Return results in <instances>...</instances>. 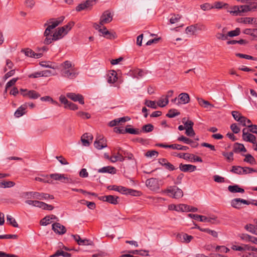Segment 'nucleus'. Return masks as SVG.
I'll list each match as a JSON object with an SVG mask.
<instances>
[{"label":"nucleus","instance_id":"f257e3e1","mask_svg":"<svg viewBox=\"0 0 257 257\" xmlns=\"http://www.w3.org/2000/svg\"><path fill=\"white\" fill-rule=\"evenodd\" d=\"M163 192L175 199L180 198L183 196L182 190L176 186H169L166 189L163 190Z\"/></svg>","mask_w":257,"mask_h":257},{"label":"nucleus","instance_id":"f03ea898","mask_svg":"<svg viewBox=\"0 0 257 257\" xmlns=\"http://www.w3.org/2000/svg\"><path fill=\"white\" fill-rule=\"evenodd\" d=\"M97 1L98 0H86L84 3L79 4L76 8V11L80 12L86 9L91 10Z\"/></svg>","mask_w":257,"mask_h":257},{"label":"nucleus","instance_id":"7ed1b4c3","mask_svg":"<svg viewBox=\"0 0 257 257\" xmlns=\"http://www.w3.org/2000/svg\"><path fill=\"white\" fill-rule=\"evenodd\" d=\"M29 194L32 195L33 197L34 198L37 199H54V197L53 195L49 194L48 193H39L37 192H27V195H28Z\"/></svg>","mask_w":257,"mask_h":257},{"label":"nucleus","instance_id":"20e7f679","mask_svg":"<svg viewBox=\"0 0 257 257\" xmlns=\"http://www.w3.org/2000/svg\"><path fill=\"white\" fill-rule=\"evenodd\" d=\"M146 184L152 191H157L160 188L159 181L156 178H151L147 179Z\"/></svg>","mask_w":257,"mask_h":257},{"label":"nucleus","instance_id":"39448f33","mask_svg":"<svg viewBox=\"0 0 257 257\" xmlns=\"http://www.w3.org/2000/svg\"><path fill=\"white\" fill-rule=\"evenodd\" d=\"M113 15L109 10L103 12L100 18V25H103L111 22L112 20Z\"/></svg>","mask_w":257,"mask_h":257},{"label":"nucleus","instance_id":"423d86ee","mask_svg":"<svg viewBox=\"0 0 257 257\" xmlns=\"http://www.w3.org/2000/svg\"><path fill=\"white\" fill-rule=\"evenodd\" d=\"M94 147L98 150L107 147L106 140L103 136L97 137L94 143Z\"/></svg>","mask_w":257,"mask_h":257},{"label":"nucleus","instance_id":"0eeeda50","mask_svg":"<svg viewBox=\"0 0 257 257\" xmlns=\"http://www.w3.org/2000/svg\"><path fill=\"white\" fill-rule=\"evenodd\" d=\"M66 96L73 101H78L81 104L84 103V97L81 94L70 92L66 94Z\"/></svg>","mask_w":257,"mask_h":257},{"label":"nucleus","instance_id":"6e6552de","mask_svg":"<svg viewBox=\"0 0 257 257\" xmlns=\"http://www.w3.org/2000/svg\"><path fill=\"white\" fill-rule=\"evenodd\" d=\"M232 248L237 251H255L257 252V248L248 244H242L240 245H233Z\"/></svg>","mask_w":257,"mask_h":257},{"label":"nucleus","instance_id":"1a4fd4ad","mask_svg":"<svg viewBox=\"0 0 257 257\" xmlns=\"http://www.w3.org/2000/svg\"><path fill=\"white\" fill-rule=\"evenodd\" d=\"M50 177L55 180L60 181L63 183H71V179L65 176L64 174L55 173L50 175Z\"/></svg>","mask_w":257,"mask_h":257},{"label":"nucleus","instance_id":"9d476101","mask_svg":"<svg viewBox=\"0 0 257 257\" xmlns=\"http://www.w3.org/2000/svg\"><path fill=\"white\" fill-rule=\"evenodd\" d=\"M52 229L56 233L59 234H63L66 232L65 227L58 222H55L52 224Z\"/></svg>","mask_w":257,"mask_h":257},{"label":"nucleus","instance_id":"9b49d317","mask_svg":"<svg viewBox=\"0 0 257 257\" xmlns=\"http://www.w3.org/2000/svg\"><path fill=\"white\" fill-rule=\"evenodd\" d=\"M21 52L24 53L26 56L32 58H41L43 54L41 53H35L30 48H26L22 49Z\"/></svg>","mask_w":257,"mask_h":257},{"label":"nucleus","instance_id":"f8f14e48","mask_svg":"<svg viewBox=\"0 0 257 257\" xmlns=\"http://www.w3.org/2000/svg\"><path fill=\"white\" fill-rule=\"evenodd\" d=\"M243 203L246 205H249V201L241 198H235L231 201V206L235 208H241V204Z\"/></svg>","mask_w":257,"mask_h":257},{"label":"nucleus","instance_id":"ddd939ff","mask_svg":"<svg viewBox=\"0 0 257 257\" xmlns=\"http://www.w3.org/2000/svg\"><path fill=\"white\" fill-rule=\"evenodd\" d=\"M93 136L89 133L84 134L81 138V141L84 146H89L92 142Z\"/></svg>","mask_w":257,"mask_h":257},{"label":"nucleus","instance_id":"4468645a","mask_svg":"<svg viewBox=\"0 0 257 257\" xmlns=\"http://www.w3.org/2000/svg\"><path fill=\"white\" fill-rule=\"evenodd\" d=\"M61 73L63 77L69 79H73L77 75V73L75 72L74 69L71 70H62Z\"/></svg>","mask_w":257,"mask_h":257},{"label":"nucleus","instance_id":"2eb2a0df","mask_svg":"<svg viewBox=\"0 0 257 257\" xmlns=\"http://www.w3.org/2000/svg\"><path fill=\"white\" fill-rule=\"evenodd\" d=\"M179 169L181 171L184 172H191L194 171L196 169V167L193 165L183 164L182 163H181L179 165Z\"/></svg>","mask_w":257,"mask_h":257},{"label":"nucleus","instance_id":"dca6fc26","mask_svg":"<svg viewBox=\"0 0 257 257\" xmlns=\"http://www.w3.org/2000/svg\"><path fill=\"white\" fill-rule=\"evenodd\" d=\"M193 238V237L192 236L182 232L180 233H178L176 235L175 239L178 241H190Z\"/></svg>","mask_w":257,"mask_h":257},{"label":"nucleus","instance_id":"f3484780","mask_svg":"<svg viewBox=\"0 0 257 257\" xmlns=\"http://www.w3.org/2000/svg\"><path fill=\"white\" fill-rule=\"evenodd\" d=\"M107 82L109 83H114L117 80V74L114 70H111L107 75Z\"/></svg>","mask_w":257,"mask_h":257},{"label":"nucleus","instance_id":"a211bd4d","mask_svg":"<svg viewBox=\"0 0 257 257\" xmlns=\"http://www.w3.org/2000/svg\"><path fill=\"white\" fill-rule=\"evenodd\" d=\"M246 151L247 150L243 144L238 143L234 144L233 146V153H239L241 152H246Z\"/></svg>","mask_w":257,"mask_h":257},{"label":"nucleus","instance_id":"6ab92c4d","mask_svg":"<svg viewBox=\"0 0 257 257\" xmlns=\"http://www.w3.org/2000/svg\"><path fill=\"white\" fill-rule=\"evenodd\" d=\"M98 172L101 173H108L111 174H114L116 173V169L114 167L108 166L98 169Z\"/></svg>","mask_w":257,"mask_h":257},{"label":"nucleus","instance_id":"aec40b11","mask_svg":"<svg viewBox=\"0 0 257 257\" xmlns=\"http://www.w3.org/2000/svg\"><path fill=\"white\" fill-rule=\"evenodd\" d=\"M179 103L186 104L190 101V96L187 93H181L178 96Z\"/></svg>","mask_w":257,"mask_h":257},{"label":"nucleus","instance_id":"412c9836","mask_svg":"<svg viewBox=\"0 0 257 257\" xmlns=\"http://www.w3.org/2000/svg\"><path fill=\"white\" fill-rule=\"evenodd\" d=\"M63 34H64V28H59L52 35L53 41L62 38L63 37Z\"/></svg>","mask_w":257,"mask_h":257},{"label":"nucleus","instance_id":"4be33fe9","mask_svg":"<svg viewBox=\"0 0 257 257\" xmlns=\"http://www.w3.org/2000/svg\"><path fill=\"white\" fill-rule=\"evenodd\" d=\"M44 36L45 37L43 41L44 44L49 45L53 41L52 35H51V32L49 31L48 32L47 30H45L44 33Z\"/></svg>","mask_w":257,"mask_h":257},{"label":"nucleus","instance_id":"5701e85b","mask_svg":"<svg viewBox=\"0 0 257 257\" xmlns=\"http://www.w3.org/2000/svg\"><path fill=\"white\" fill-rule=\"evenodd\" d=\"M229 191L231 193H244V190L239 187L237 185H230L228 187Z\"/></svg>","mask_w":257,"mask_h":257},{"label":"nucleus","instance_id":"b1692460","mask_svg":"<svg viewBox=\"0 0 257 257\" xmlns=\"http://www.w3.org/2000/svg\"><path fill=\"white\" fill-rule=\"evenodd\" d=\"M107 189L109 190H114L116 191H118L123 194H124L125 192V190H126V188L121 186H116V185H110L107 187Z\"/></svg>","mask_w":257,"mask_h":257},{"label":"nucleus","instance_id":"393cba45","mask_svg":"<svg viewBox=\"0 0 257 257\" xmlns=\"http://www.w3.org/2000/svg\"><path fill=\"white\" fill-rule=\"evenodd\" d=\"M119 197L113 195H106V202L116 205L118 203Z\"/></svg>","mask_w":257,"mask_h":257},{"label":"nucleus","instance_id":"a878e982","mask_svg":"<svg viewBox=\"0 0 257 257\" xmlns=\"http://www.w3.org/2000/svg\"><path fill=\"white\" fill-rule=\"evenodd\" d=\"M128 126H131V125H126L124 131L125 133H128L132 135H140L141 133V131H140L139 128H128Z\"/></svg>","mask_w":257,"mask_h":257},{"label":"nucleus","instance_id":"bb28decb","mask_svg":"<svg viewBox=\"0 0 257 257\" xmlns=\"http://www.w3.org/2000/svg\"><path fill=\"white\" fill-rule=\"evenodd\" d=\"M198 102L199 104L204 108H208L209 106L210 107H213L214 105L211 104L209 101L205 100L201 98H197Z\"/></svg>","mask_w":257,"mask_h":257},{"label":"nucleus","instance_id":"cd10ccee","mask_svg":"<svg viewBox=\"0 0 257 257\" xmlns=\"http://www.w3.org/2000/svg\"><path fill=\"white\" fill-rule=\"evenodd\" d=\"M59 256H62L64 257H69L70 256V254L64 251L61 249L57 250L55 253L50 255V257H57Z\"/></svg>","mask_w":257,"mask_h":257},{"label":"nucleus","instance_id":"c85d7f7f","mask_svg":"<svg viewBox=\"0 0 257 257\" xmlns=\"http://www.w3.org/2000/svg\"><path fill=\"white\" fill-rule=\"evenodd\" d=\"M180 112L176 109H170L166 114V116L169 118H173L180 115Z\"/></svg>","mask_w":257,"mask_h":257},{"label":"nucleus","instance_id":"c756f323","mask_svg":"<svg viewBox=\"0 0 257 257\" xmlns=\"http://www.w3.org/2000/svg\"><path fill=\"white\" fill-rule=\"evenodd\" d=\"M154 128V127L153 125L151 123L145 124L143 125V127H142V130H141V133L143 132L147 133L151 132L153 131Z\"/></svg>","mask_w":257,"mask_h":257},{"label":"nucleus","instance_id":"7c9ffc66","mask_svg":"<svg viewBox=\"0 0 257 257\" xmlns=\"http://www.w3.org/2000/svg\"><path fill=\"white\" fill-rule=\"evenodd\" d=\"M26 108V105L24 106L22 105L20 107H19L15 112V116L19 117L24 114L25 113V110Z\"/></svg>","mask_w":257,"mask_h":257},{"label":"nucleus","instance_id":"2f4dec72","mask_svg":"<svg viewBox=\"0 0 257 257\" xmlns=\"http://www.w3.org/2000/svg\"><path fill=\"white\" fill-rule=\"evenodd\" d=\"M61 23V21L56 20L55 19H50L47 21V23L44 24V26L46 27L48 24H51V25L55 28Z\"/></svg>","mask_w":257,"mask_h":257},{"label":"nucleus","instance_id":"473e14b6","mask_svg":"<svg viewBox=\"0 0 257 257\" xmlns=\"http://www.w3.org/2000/svg\"><path fill=\"white\" fill-rule=\"evenodd\" d=\"M242 139L246 142H248L253 144L256 142V137L251 134H248L247 136L242 138Z\"/></svg>","mask_w":257,"mask_h":257},{"label":"nucleus","instance_id":"72a5a7b5","mask_svg":"<svg viewBox=\"0 0 257 257\" xmlns=\"http://www.w3.org/2000/svg\"><path fill=\"white\" fill-rule=\"evenodd\" d=\"M245 158L243 159V161L248 163L251 165H255L256 161L255 159L250 154L245 155Z\"/></svg>","mask_w":257,"mask_h":257},{"label":"nucleus","instance_id":"f704fd0d","mask_svg":"<svg viewBox=\"0 0 257 257\" xmlns=\"http://www.w3.org/2000/svg\"><path fill=\"white\" fill-rule=\"evenodd\" d=\"M125 192L124 194H129L134 196H139L141 195V192L140 191L126 188V190H125Z\"/></svg>","mask_w":257,"mask_h":257},{"label":"nucleus","instance_id":"c9c22d12","mask_svg":"<svg viewBox=\"0 0 257 257\" xmlns=\"http://www.w3.org/2000/svg\"><path fill=\"white\" fill-rule=\"evenodd\" d=\"M237 43L240 45H245L248 43V41L245 40L240 39L238 41L232 40H229L227 42V44L228 45H234Z\"/></svg>","mask_w":257,"mask_h":257},{"label":"nucleus","instance_id":"e433bc0d","mask_svg":"<svg viewBox=\"0 0 257 257\" xmlns=\"http://www.w3.org/2000/svg\"><path fill=\"white\" fill-rule=\"evenodd\" d=\"M240 238L244 241H257V238L247 234H242Z\"/></svg>","mask_w":257,"mask_h":257},{"label":"nucleus","instance_id":"4c0bfd02","mask_svg":"<svg viewBox=\"0 0 257 257\" xmlns=\"http://www.w3.org/2000/svg\"><path fill=\"white\" fill-rule=\"evenodd\" d=\"M243 167L239 166H233L230 171L233 173L238 175H242Z\"/></svg>","mask_w":257,"mask_h":257},{"label":"nucleus","instance_id":"58836bf2","mask_svg":"<svg viewBox=\"0 0 257 257\" xmlns=\"http://www.w3.org/2000/svg\"><path fill=\"white\" fill-rule=\"evenodd\" d=\"M7 221L9 222V224L15 227H18L19 225L15 219L12 217L11 215H7Z\"/></svg>","mask_w":257,"mask_h":257},{"label":"nucleus","instance_id":"ea45409f","mask_svg":"<svg viewBox=\"0 0 257 257\" xmlns=\"http://www.w3.org/2000/svg\"><path fill=\"white\" fill-rule=\"evenodd\" d=\"M40 96V94L35 90L28 91V97L31 99H37Z\"/></svg>","mask_w":257,"mask_h":257},{"label":"nucleus","instance_id":"a19ab883","mask_svg":"<svg viewBox=\"0 0 257 257\" xmlns=\"http://www.w3.org/2000/svg\"><path fill=\"white\" fill-rule=\"evenodd\" d=\"M171 149L174 150L186 151L189 148L187 146H182L179 144H172Z\"/></svg>","mask_w":257,"mask_h":257},{"label":"nucleus","instance_id":"79ce46f5","mask_svg":"<svg viewBox=\"0 0 257 257\" xmlns=\"http://www.w3.org/2000/svg\"><path fill=\"white\" fill-rule=\"evenodd\" d=\"M240 33V29L239 28H236L234 30L230 31L227 33V36L233 37L239 35Z\"/></svg>","mask_w":257,"mask_h":257},{"label":"nucleus","instance_id":"37998d69","mask_svg":"<svg viewBox=\"0 0 257 257\" xmlns=\"http://www.w3.org/2000/svg\"><path fill=\"white\" fill-rule=\"evenodd\" d=\"M40 65L43 67L55 69L54 65L50 61H42L40 62Z\"/></svg>","mask_w":257,"mask_h":257},{"label":"nucleus","instance_id":"c03bdc74","mask_svg":"<svg viewBox=\"0 0 257 257\" xmlns=\"http://www.w3.org/2000/svg\"><path fill=\"white\" fill-rule=\"evenodd\" d=\"M20 239L18 236L16 234H6V235H0V239Z\"/></svg>","mask_w":257,"mask_h":257},{"label":"nucleus","instance_id":"a18cd8bd","mask_svg":"<svg viewBox=\"0 0 257 257\" xmlns=\"http://www.w3.org/2000/svg\"><path fill=\"white\" fill-rule=\"evenodd\" d=\"M222 155L226 158V160L229 162L233 160V153L232 152L229 153L223 152L222 153Z\"/></svg>","mask_w":257,"mask_h":257},{"label":"nucleus","instance_id":"49530a36","mask_svg":"<svg viewBox=\"0 0 257 257\" xmlns=\"http://www.w3.org/2000/svg\"><path fill=\"white\" fill-rule=\"evenodd\" d=\"M232 9L233 10L232 11H229L230 14L233 16L240 15V13H241V12L240 11V7H239V6H234Z\"/></svg>","mask_w":257,"mask_h":257},{"label":"nucleus","instance_id":"de8ad7c7","mask_svg":"<svg viewBox=\"0 0 257 257\" xmlns=\"http://www.w3.org/2000/svg\"><path fill=\"white\" fill-rule=\"evenodd\" d=\"M196 31L195 27L194 25L187 27L185 30V32L187 34H190L192 35H194Z\"/></svg>","mask_w":257,"mask_h":257},{"label":"nucleus","instance_id":"09e8293b","mask_svg":"<svg viewBox=\"0 0 257 257\" xmlns=\"http://www.w3.org/2000/svg\"><path fill=\"white\" fill-rule=\"evenodd\" d=\"M254 172L257 173V169L247 167H243L242 174H250Z\"/></svg>","mask_w":257,"mask_h":257},{"label":"nucleus","instance_id":"8fccbe9b","mask_svg":"<svg viewBox=\"0 0 257 257\" xmlns=\"http://www.w3.org/2000/svg\"><path fill=\"white\" fill-rule=\"evenodd\" d=\"M235 55L237 57H239L241 58H244L246 59L252 60H255V61L257 60V58L253 57L251 56L246 55V54H241V53H236L235 54Z\"/></svg>","mask_w":257,"mask_h":257},{"label":"nucleus","instance_id":"3c124183","mask_svg":"<svg viewBox=\"0 0 257 257\" xmlns=\"http://www.w3.org/2000/svg\"><path fill=\"white\" fill-rule=\"evenodd\" d=\"M216 218V217H207L205 216L201 215L200 221L213 223V221L215 220Z\"/></svg>","mask_w":257,"mask_h":257},{"label":"nucleus","instance_id":"603ef678","mask_svg":"<svg viewBox=\"0 0 257 257\" xmlns=\"http://www.w3.org/2000/svg\"><path fill=\"white\" fill-rule=\"evenodd\" d=\"M188 156L190 157V159L189 160H190L191 162H203V160L202 158L200 157L197 156L194 154H191V155H188Z\"/></svg>","mask_w":257,"mask_h":257},{"label":"nucleus","instance_id":"864d4df0","mask_svg":"<svg viewBox=\"0 0 257 257\" xmlns=\"http://www.w3.org/2000/svg\"><path fill=\"white\" fill-rule=\"evenodd\" d=\"M19 79L18 78H14L9 81H8L6 85V89L5 92H7V89L13 85H14L16 83V82L17 81V80Z\"/></svg>","mask_w":257,"mask_h":257},{"label":"nucleus","instance_id":"5fc2aeb1","mask_svg":"<svg viewBox=\"0 0 257 257\" xmlns=\"http://www.w3.org/2000/svg\"><path fill=\"white\" fill-rule=\"evenodd\" d=\"M64 107L65 108L69 109L72 110H75L78 108L77 105L76 104L71 101H69L67 105H64Z\"/></svg>","mask_w":257,"mask_h":257},{"label":"nucleus","instance_id":"6e6d98bb","mask_svg":"<svg viewBox=\"0 0 257 257\" xmlns=\"http://www.w3.org/2000/svg\"><path fill=\"white\" fill-rule=\"evenodd\" d=\"M172 17L170 19V22L171 24H175L178 22L181 19V16L179 15L172 14Z\"/></svg>","mask_w":257,"mask_h":257},{"label":"nucleus","instance_id":"4d7b16f0","mask_svg":"<svg viewBox=\"0 0 257 257\" xmlns=\"http://www.w3.org/2000/svg\"><path fill=\"white\" fill-rule=\"evenodd\" d=\"M169 103V99L168 98L160 99L157 102L158 106L163 107L167 105Z\"/></svg>","mask_w":257,"mask_h":257},{"label":"nucleus","instance_id":"13d9d810","mask_svg":"<svg viewBox=\"0 0 257 257\" xmlns=\"http://www.w3.org/2000/svg\"><path fill=\"white\" fill-rule=\"evenodd\" d=\"M242 253L239 254L241 257H257L254 255L253 252H250V251H241Z\"/></svg>","mask_w":257,"mask_h":257},{"label":"nucleus","instance_id":"bf43d9fd","mask_svg":"<svg viewBox=\"0 0 257 257\" xmlns=\"http://www.w3.org/2000/svg\"><path fill=\"white\" fill-rule=\"evenodd\" d=\"M145 104L148 107L153 109H156L157 108V106L156 105V102L155 101L146 100Z\"/></svg>","mask_w":257,"mask_h":257},{"label":"nucleus","instance_id":"052dcab7","mask_svg":"<svg viewBox=\"0 0 257 257\" xmlns=\"http://www.w3.org/2000/svg\"><path fill=\"white\" fill-rule=\"evenodd\" d=\"M74 26V23L73 22H69L67 25H64V26L62 27L61 28H64V34H66L69 31L71 30L72 27Z\"/></svg>","mask_w":257,"mask_h":257},{"label":"nucleus","instance_id":"680f3d73","mask_svg":"<svg viewBox=\"0 0 257 257\" xmlns=\"http://www.w3.org/2000/svg\"><path fill=\"white\" fill-rule=\"evenodd\" d=\"M178 208L179 211L188 212L189 210L190 206L186 204H181L178 205Z\"/></svg>","mask_w":257,"mask_h":257},{"label":"nucleus","instance_id":"e2e57ef3","mask_svg":"<svg viewBox=\"0 0 257 257\" xmlns=\"http://www.w3.org/2000/svg\"><path fill=\"white\" fill-rule=\"evenodd\" d=\"M178 141L183 142L184 143L186 144H189L192 143V140L184 136H181L177 139Z\"/></svg>","mask_w":257,"mask_h":257},{"label":"nucleus","instance_id":"0e129e2a","mask_svg":"<svg viewBox=\"0 0 257 257\" xmlns=\"http://www.w3.org/2000/svg\"><path fill=\"white\" fill-rule=\"evenodd\" d=\"M61 66L63 67L62 70H69L72 67V64L70 61L67 60L61 64Z\"/></svg>","mask_w":257,"mask_h":257},{"label":"nucleus","instance_id":"69168bd1","mask_svg":"<svg viewBox=\"0 0 257 257\" xmlns=\"http://www.w3.org/2000/svg\"><path fill=\"white\" fill-rule=\"evenodd\" d=\"M185 134L189 137H193L195 136V133L193 128V127H189L188 128H186Z\"/></svg>","mask_w":257,"mask_h":257},{"label":"nucleus","instance_id":"338daca9","mask_svg":"<svg viewBox=\"0 0 257 257\" xmlns=\"http://www.w3.org/2000/svg\"><path fill=\"white\" fill-rule=\"evenodd\" d=\"M104 37H105L107 39H114L116 37L115 33H112L108 31H105V32H104Z\"/></svg>","mask_w":257,"mask_h":257},{"label":"nucleus","instance_id":"774afa93","mask_svg":"<svg viewBox=\"0 0 257 257\" xmlns=\"http://www.w3.org/2000/svg\"><path fill=\"white\" fill-rule=\"evenodd\" d=\"M51 222V221L50 220V216H46L40 221V224L42 225H47Z\"/></svg>","mask_w":257,"mask_h":257}]
</instances>
